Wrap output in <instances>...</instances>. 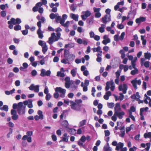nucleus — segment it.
<instances>
[{"label":"nucleus","mask_w":151,"mask_h":151,"mask_svg":"<svg viewBox=\"0 0 151 151\" xmlns=\"http://www.w3.org/2000/svg\"><path fill=\"white\" fill-rule=\"evenodd\" d=\"M64 55L65 59L68 62L73 60L75 58V55L73 54H70L69 51L66 49L64 50Z\"/></svg>","instance_id":"nucleus-1"},{"label":"nucleus","mask_w":151,"mask_h":151,"mask_svg":"<svg viewBox=\"0 0 151 151\" xmlns=\"http://www.w3.org/2000/svg\"><path fill=\"white\" fill-rule=\"evenodd\" d=\"M56 35L57 37L55 36V33L51 34V37L49 38L48 42L50 45L52 44L54 42L57 41L59 39L61 36L60 33L57 32Z\"/></svg>","instance_id":"nucleus-2"},{"label":"nucleus","mask_w":151,"mask_h":151,"mask_svg":"<svg viewBox=\"0 0 151 151\" xmlns=\"http://www.w3.org/2000/svg\"><path fill=\"white\" fill-rule=\"evenodd\" d=\"M111 12L110 9H106L105 11L106 14L102 18V22L105 24H106L107 22H109L111 20L110 14Z\"/></svg>","instance_id":"nucleus-3"},{"label":"nucleus","mask_w":151,"mask_h":151,"mask_svg":"<svg viewBox=\"0 0 151 151\" xmlns=\"http://www.w3.org/2000/svg\"><path fill=\"white\" fill-rule=\"evenodd\" d=\"M26 106H24L22 102H20L19 103V108H18L17 111L19 115H23L25 112Z\"/></svg>","instance_id":"nucleus-4"},{"label":"nucleus","mask_w":151,"mask_h":151,"mask_svg":"<svg viewBox=\"0 0 151 151\" xmlns=\"http://www.w3.org/2000/svg\"><path fill=\"white\" fill-rule=\"evenodd\" d=\"M70 106L72 109L76 111H79L80 110L81 107L80 105L77 104L73 101H70Z\"/></svg>","instance_id":"nucleus-5"},{"label":"nucleus","mask_w":151,"mask_h":151,"mask_svg":"<svg viewBox=\"0 0 151 151\" xmlns=\"http://www.w3.org/2000/svg\"><path fill=\"white\" fill-rule=\"evenodd\" d=\"M56 92H59L61 93L60 94V97L62 98H64L65 96V94L66 91L65 89L62 88L60 87H56L55 89Z\"/></svg>","instance_id":"nucleus-6"},{"label":"nucleus","mask_w":151,"mask_h":151,"mask_svg":"<svg viewBox=\"0 0 151 151\" xmlns=\"http://www.w3.org/2000/svg\"><path fill=\"white\" fill-rule=\"evenodd\" d=\"M29 88L30 90L32 91L34 90L35 92L38 93L39 90V86L38 85L35 86L32 84L30 86Z\"/></svg>","instance_id":"nucleus-7"},{"label":"nucleus","mask_w":151,"mask_h":151,"mask_svg":"<svg viewBox=\"0 0 151 151\" xmlns=\"http://www.w3.org/2000/svg\"><path fill=\"white\" fill-rule=\"evenodd\" d=\"M11 113L12 116V119L14 120H17L18 118V116L17 114V111L14 109H12L11 111Z\"/></svg>","instance_id":"nucleus-8"},{"label":"nucleus","mask_w":151,"mask_h":151,"mask_svg":"<svg viewBox=\"0 0 151 151\" xmlns=\"http://www.w3.org/2000/svg\"><path fill=\"white\" fill-rule=\"evenodd\" d=\"M15 19L14 18H12L10 21H9L8 22V23L9 24V27L10 29H12L13 28V25L14 24V22H15Z\"/></svg>","instance_id":"nucleus-9"},{"label":"nucleus","mask_w":151,"mask_h":151,"mask_svg":"<svg viewBox=\"0 0 151 151\" xmlns=\"http://www.w3.org/2000/svg\"><path fill=\"white\" fill-rule=\"evenodd\" d=\"M60 71H58L57 72V76H60L61 78L65 76V74L64 73H62L61 72H64L65 71L64 68H62L60 69Z\"/></svg>","instance_id":"nucleus-10"},{"label":"nucleus","mask_w":151,"mask_h":151,"mask_svg":"<svg viewBox=\"0 0 151 151\" xmlns=\"http://www.w3.org/2000/svg\"><path fill=\"white\" fill-rule=\"evenodd\" d=\"M115 112L116 116L120 119H122L123 118V116L125 115V113L124 111L119 112H118V111H116Z\"/></svg>","instance_id":"nucleus-11"},{"label":"nucleus","mask_w":151,"mask_h":151,"mask_svg":"<svg viewBox=\"0 0 151 151\" xmlns=\"http://www.w3.org/2000/svg\"><path fill=\"white\" fill-rule=\"evenodd\" d=\"M146 20V18L143 17H141L136 19L135 22L137 23H140L141 22H144Z\"/></svg>","instance_id":"nucleus-12"},{"label":"nucleus","mask_w":151,"mask_h":151,"mask_svg":"<svg viewBox=\"0 0 151 151\" xmlns=\"http://www.w3.org/2000/svg\"><path fill=\"white\" fill-rule=\"evenodd\" d=\"M63 137L62 139L61 140L60 142L62 141L68 142V139L69 136H67V133H65L63 134Z\"/></svg>","instance_id":"nucleus-13"},{"label":"nucleus","mask_w":151,"mask_h":151,"mask_svg":"<svg viewBox=\"0 0 151 151\" xmlns=\"http://www.w3.org/2000/svg\"><path fill=\"white\" fill-rule=\"evenodd\" d=\"M115 112L118 111L119 112L121 110L120 105L119 103H117L116 104L115 107L114 108Z\"/></svg>","instance_id":"nucleus-14"},{"label":"nucleus","mask_w":151,"mask_h":151,"mask_svg":"<svg viewBox=\"0 0 151 151\" xmlns=\"http://www.w3.org/2000/svg\"><path fill=\"white\" fill-rule=\"evenodd\" d=\"M136 79L137 78H136L135 79L132 80L131 82V83L132 85L134 87L135 90H136L137 88V83Z\"/></svg>","instance_id":"nucleus-15"},{"label":"nucleus","mask_w":151,"mask_h":151,"mask_svg":"<svg viewBox=\"0 0 151 151\" xmlns=\"http://www.w3.org/2000/svg\"><path fill=\"white\" fill-rule=\"evenodd\" d=\"M70 17L75 21H77L78 20V15L72 13L70 14Z\"/></svg>","instance_id":"nucleus-16"},{"label":"nucleus","mask_w":151,"mask_h":151,"mask_svg":"<svg viewBox=\"0 0 151 151\" xmlns=\"http://www.w3.org/2000/svg\"><path fill=\"white\" fill-rule=\"evenodd\" d=\"M37 33L38 36L39 38L42 39L43 37V35L42 34V32L41 29L38 30L37 31Z\"/></svg>","instance_id":"nucleus-17"},{"label":"nucleus","mask_w":151,"mask_h":151,"mask_svg":"<svg viewBox=\"0 0 151 151\" xmlns=\"http://www.w3.org/2000/svg\"><path fill=\"white\" fill-rule=\"evenodd\" d=\"M107 145L104 146V151H111V148L109 147V144L107 143Z\"/></svg>","instance_id":"nucleus-18"},{"label":"nucleus","mask_w":151,"mask_h":151,"mask_svg":"<svg viewBox=\"0 0 151 151\" xmlns=\"http://www.w3.org/2000/svg\"><path fill=\"white\" fill-rule=\"evenodd\" d=\"M68 132L71 134L73 135L76 134V130L74 129L69 128L68 129Z\"/></svg>","instance_id":"nucleus-19"},{"label":"nucleus","mask_w":151,"mask_h":151,"mask_svg":"<svg viewBox=\"0 0 151 151\" xmlns=\"http://www.w3.org/2000/svg\"><path fill=\"white\" fill-rule=\"evenodd\" d=\"M48 48L47 46L46 45V43H44V45L42 46V51L44 54H45Z\"/></svg>","instance_id":"nucleus-20"},{"label":"nucleus","mask_w":151,"mask_h":151,"mask_svg":"<svg viewBox=\"0 0 151 151\" xmlns=\"http://www.w3.org/2000/svg\"><path fill=\"white\" fill-rule=\"evenodd\" d=\"M68 125V123L66 120L63 121L62 123V126L65 128H67Z\"/></svg>","instance_id":"nucleus-21"},{"label":"nucleus","mask_w":151,"mask_h":151,"mask_svg":"<svg viewBox=\"0 0 151 151\" xmlns=\"http://www.w3.org/2000/svg\"><path fill=\"white\" fill-rule=\"evenodd\" d=\"M123 88L122 90V92L124 94H125L127 92V86L126 84H123Z\"/></svg>","instance_id":"nucleus-22"},{"label":"nucleus","mask_w":151,"mask_h":151,"mask_svg":"<svg viewBox=\"0 0 151 151\" xmlns=\"http://www.w3.org/2000/svg\"><path fill=\"white\" fill-rule=\"evenodd\" d=\"M144 56L146 59L150 60L151 57V54L150 52L145 53Z\"/></svg>","instance_id":"nucleus-23"},{"label":"nucleus","mask_w":151,"mask_h":151,"mask_svg":"<svg viewBox=\"0 0 151 151\" xmlns=\"http://www.w3.org/2000/svg\"><path fill=\"white\" fill-rule=\"evenodd\" d=\"M134 69V70H132L130 73L132 75H134L138 73V70L137 68Z\"/></svg>","instance_id":"nucleus-24"},{"label":"nucleus","mask_w":151,"mask_h":151,"mask_svg":"<svg viewBox=\"0 0 151 151\" xmlns=\"http://www.w3.org/2000/svg\"><path fill=\"white\" fill-rule=\"evenodd\" d=\"M145 138H151V132H149L148 133H145L144 135Z\"/></svg>","instance_id":"nucleus-25"},{"label":"nucleus","mask_w":151,"mask_h":151,"mask_svg":"<svg viewBox=\"0 0 151 151\" xmlns=\"http://www.w3.org/2000/svg\"><path fill=\"white\" fill-rule=\"evenodd\" d=\"M57 15H58V14H54L53 13H52L50 14V17L51 19H53L56 18V17H57Z\"/></svg>","instance_id":"nucleus-26"},{"label":"nucleus","mask_w":151,"mask_h":151,"mask_svg":"<svg viewBox=\"0 0 151 151\" xmlns=\"http://www.w3.org/2000/svg\"><path fill=\"white\" fill-rule=\"evenodd\" d=\"M76 69H72L70 72V73L72 74V76L73 77L76 76Z\"/></svg>","instance_id":"nucleus-27"},{"label":"nucleus","mask_w":151,"mask_h":151,"mask_svg":"<svg viewBox=\"0 0 151 151\" xmlns=\"http://www.w3.org/2000/svg\"><path fill=\"white\" fill-rule=\"evenodd\" d=\"M106 86L105 87V90L107 91L110 88V86L111 85V82L107 81L106 83Z\"/></svg>","instance_id":"nucleus-28"},{"label":"nucleus","mask_w":151,"mask_h":151,"mask_svg":"<svg viewBox=\"0 0 151 151\" xmlns=\"http://www.w3.org/2000/svg\"><path fill=\"white\" fill-rule=\"evenodd\" d=\"M0 109L6 111H8V107L7 105H4L2 108H0Z\"/></svg>","instance_id":"nucleus-29"},{"label":"nucleus","mask_w":151,"mask_h":151,"mask_svg":"<svg viewBox=\"0 0 151 151\" xmlns=\"http://www.w3.org/2000/svg\"><path fill=\"white\" fill-rule=\"evenodd\" d=\"M74 45V44L73 43H69L68 44H66L65 45V47L66 48L68 47H69L70 48H71L73 47Z\"/></svg>","instance_id":"nucleus-30"},{"label":"nucleus","mask_w":151,"mask_h":151,"mask_svg":"<svg viewBox=\"0 0 151 151\" xmlns=\"http://www.w3.org/2000/svg\"><path fill=\"white\" fill-rule=\"evenodd\" d=\"M14 29L15 31H17L21 30V27L19 24H18L15 26L14 27Z\"/></svg>","instance_id":"nucleus-31"},{"label":"nucleus","mask_w":151,"mask_h":151,"mask_svg":"<svg viewBox=\"0 0 151 151\" xmlns=\"http://www.w3.org/2000/svg\"><path fill=\"white\" fill-rule=\"evenodd\" d=\"M15 22L14 23V24L15 25L16 24H19L21 22V21L20 19L19 18H17L16 19Z\"/></svg>","instance_id":"nucleus-32"},{"label":"nucleus","mask_w":151,"mask_h":151,"mask_svg":"<svg viewBox=\"0 0 151 151\" xmlns=\"http://www.w3.org/2000/svg\"><path fill=\"white\" fill-rule=\"evenodd\" d=\"M110 42V40L109 38H108L106 40H104L102 41V43L104 45H106L107 43Z\"/></svg>","instance_id":"nucleus-33"},{"label":"nucleus","mask_w":151,"mask_h":151,"mask_svg":"<svg viewBox=\"0 0 151 151\" xmlns=\"http://www.w3.org/2000/svg\"><path fill=\"white\" fill-rule=\"evenodd\" d=\"M111 87L110 88L111 90L112 91H113L115 88V86L114 85V83L112 81H111Z\"/></svg>","instance_id":"nucleus-34"},{"label":"nucleus","mask_w":151,"mask_h":151,"mask_svg":"<svg viewBox=\"0 0 151 151\" xmlns=\"http://www.w3.org/2000/svg\"><path fill=\"white\" fill-rule=\"evenodd\" d=\"M101 48V47L100 46H99L97 48L94 47L93 49V52H100L101 51L100 50Z\"/></svg>","instance_id":"nucleus-35"},{"label":"nucleus","mask_w":151,"mask_h":151,"mask_svg":"<svg viewBox=\"0 0 151 151\" xmlns=\"http://www.w3.org/2000/svg\"><path fill=\"white\" fill-rule=\"evenodd\" d=\"M29 103L27 105V106L29 108H32L33 107V105L32 104V101L31 100L29 99L28 100Z\"/></svg>","instance_id":"nucleus-36"},{"label":"nucleus","mask_w":151,"mask_h":151,"mask_svg":"<svg viewBox=\"0 0 151 151\" xmlns=\"http://www.w3.org/2000/svg\"><path fill=\"white\" fill-rule=\"evenodd\" d=\"M87 21L89 24L93 23V17H90L87 19Z\"/></svg>","instance_id":"nucleus-37"},{"label":"nucleus","mask_w":151,"mask_h":151,"mask_svg":"<svg viewBox=\"0 0 151 151\" xmlns=\"http://www.w3.org/2000/svg\"><path fill=\"white\" fill-rule=\"evenodd\" d=\"M114 103H107L108 106L109 108H113L114 106Z\"/></svg>","instance_id":"nucleus-38"},{"label":"nucleus","mask_w":151,"mask_h":151,"mask_svg":"<svg viewBox=\"0 0 151 151\" xmlns=\"http://www.w3.org/2000/svg\"><path fill=\"white\" fill-rule=\"evenodd\" d=\"M42 116H38V115H36L35 116L34 118L36 121L40 119H43L42 118Z\"/></svg>","instance_id":"nucleus-39"},{"label":"nucleus","mask_w":151,"mask_h":151,"mask_svg":"<svg viewBox=\"0 0 151 151\" xmlns=\"http://www.w3.org/2000/svg\"><path fill=\"white\" fill-rule=\"evenodd\" d=\"M70 8L72 11L74 12L76 9V6H74V4H72L70 6Z\"/></svg>","instance_id":"nucleus-40"},{"label":"nucleus","mask_w":151,"mask_h":151,"mask_svg":"<svg viewBox=\"0 0 151 151\" xmlns=\"http://www.w3.org/2000/svg\"><path fill=\"white\" fill-rule=\"evenodd\" d=\"M46 72L45 69H42L41 70V72L40 73V76H45Z\"/></svg>","instance_id":"nucleus-41"},{"label":"nucleus","mask_w":151,"mask_h":151,"mask_svg":"<svg viewBox=\"0 0 151 151\" xmlns=\"http://www.w3.org/2000/svg\"><path fill=\"white\" fill-rule=\"evenodd\" d=\"M86 120L84 119L80 122V125L81 126H83L85 124L86 122Z\"/></svg>","instance_id":"nucleus-42"},{"label":"nucleus","mask_w":151,"mask_h":151,"mask_svg":"<svg viewBox=\"0 0 151 151\" xmlns=\"http://www.w3.org/2000/svg\"><path fill=\"white\" fill-rule=\"evenodd\" d=\"M116 115L115 112H114V115L111 117V119L114 121H116L117 120Z\"/></svg>","instance_id":"nucleus-43"},{"label":"nucleus","mask_w":151,"mask_h":151,"mask_svg":"<svg viewBox=\"0 0 151 151\" xmlns=\"http://www.w3.org/2000/svg\"><path fill=\"white\" fill-rule=\"evenodd\" d=\"M147 147L145 148V150L146 151H148L150 148V143H146Z\"/></svg>","instance_id":"nucleus-44"},{"label":"nucleus","mask_w":151,"mask_h":151,"mask_svg":"<svg viewBox=\"0 0 151 151\" xmlns=\"http://www.w3.org/2000/svg\"><path fill=\"white\" fill-rule=\"evenodd\" d=\"M134 126V125L133 124H131L130 125V127H127L126 128V132L127 133H128L129 132L131 129V127L132 126Z\"/></svg>","instance_id":"nucleus-45"},{"label":"nucleus","mask_w":151,"mask_h":151,"mask_svg":"<svg viewBox=\"0 0 151 151\" xmlns=\"http://www.w3.org/2000/svg\"><path fill=\"white\" fill-rule=\"evenodd\" d=\"M136 111L135 108L134 106H132L130 108V109L129 110V111H131L132 113V112H134Z\"/></svg>","instance_id":"nucleus-46"},{"label":"nucleus","mask_w":151,"mask_h":151,"mask_svg":"<svg viewBox=\"0 0 151 151\" xmlns=\"http://www.w3.org/2000/svg\"><path fill=\"white\" fill-rule=\"evenodd\" d=\"M13 108L14 110L18 109L19 108V103L17 104L16 103L14 104L13 105Z\"/></svg>","instance_id":"nucleus-47"},{"label":"nucleus","mask_w":151,"mask_h":151,"mask_svg":"<svg viewBox=\"0 0 151 151\" xmlns=\"http://www.w3.org/2000/svg\"><path fill=\"white\" fill-rule=\"evenodd\" d=\"M22 34L24 35H25L28 33V31L27 29H25L24 30H23L22 31Z\"/></svg>","instance_id":"nucleus-48"},{"label":"nucleus","mask_w":151,"mask_h":151,"mask_svg":"<svg viewBox=\"0 0 151 151\" xmlns=\"http://www.w3.org/2000/svg\"><path fill=\"white\" fill-rule=\"evenodd\" d=\"M121 70H118L115 73L116 77L117 78H119L120 75Z\"/></svg>","instance_id":"nucleus-49"},{"label":"nucleus","mask_w":151,"mask_h":151,"mask_svg":"<svg viewBox=\"0 0 151 151\" xmlns=\"http://www.w3.org/2000/svg\"><path fill=\"white\" fill-rule=\"evenodd\" d=\"M37 25L39 27V29L38 30H40L41 29V22L40 21H39L37 22Z\"/></svg>","instance_id":"nucleus-50"},{"label":"nucleus","mask_w":151,"mask_h":151,"mask_svg":"<svg viewBox=\"0 0 151 151\" xmlns=\"http://www.w3.org/2000/svg\"><path fill=\"white\" fill-rule=\"evenodd\" d=\"M132 113L131 111H129V117L132 119L134 121L135 120V119L134 116L132 115Z\"/></svg>","instance_id":"nucleus-51"},{"label":"nucleus","mask_w":151,"mask_h":151,"mask_svg":"<svg viewBox=\"0 0 151 151\" xmlns=\"http://www.w3.org/2000/svg\"><path fill=\"white\" fill-rule=\"evenodd\" d=\"M144 66L146 68H148L150 66V62L149 61L145 62L144 63Z\"/></svg>","instance_id":"nucleus-52"},{"label":"nucleus","mask_w":151,"mask_h":151,"mask_svg":"<svg viewBox=\"0 0 151 151\" xmlns=\"http://www.w3.org/2000/svg\"><path fill=\"white\" fill-rule=\"evenodd\" d=\"M56 19L55 20V22H56L57 23H59L58 21H60L61 19V17L60 16H57L55 18Z\"/></svg>","instance_id":"nucleus-53"},{"label":"nucleus","mask_w":151,"mask_h":151,"mask_svg":"<svg viewBox=\"0 0 151 151\" xmlns=\"http://www.w3.org/2000/svg\"><path fill=\"white\" fill-rule=\"evenodd\" d=\"M124 98V96L122 93H120L119 94V99L121 100L122 101L123 100Z\"/></svg>","instance_id":"nucleus-54"},{"label":"nucleus","mask_w":151,"mask_h":151,"mask_svg":"<svg viewBox=\"0 0 151 151\" xmlns=\"http://www.w3.org/2000/svg\"><path fill=\"white\" fill-rule=\"evenodd\" d=\"M51 97V96L49 93L47 94L45 97L47 101H48L50 99Z\"/></svg>","instance_id":"nucleus-55"},{"label":"nucleus","mask_w":151,"mask_h":151,"mask_svg":"<svg viewBox=\"0 0 151 151\" xmlns=\"http://www.w3.org/2000/svg\"><path fill=\"white\" fill-rule=\"evenodd\" d=\"M1 15L3 17H5L6 15V12L5 11H3L1 12Z\"/></svg>","instance_id":"nucleus-56"},{"label":"nucleus","mask_w":151,"mask_h":151,"mask_svg":"<svg viewBox=\"0 0 151 151\" xmlns=\"http://www.w3.org/2000/svg\"><path fill=\"white\" fill-rule=\"evenodd\" d=\"M70 82H65V86L67 88H69L70 86Z\"/></svg>","instance_id":"nucleus-57"},{"label":"nucleus","mask_w":151,"mask_h":151,"mask_svg":"<svg viewBox=\"0 0 151 151\" xmlns=\"http://www.w3.org/2000/svg\"><path fill=\"white\" fill-rule=\"evenodd\" d=\"M125 35V33L124 32H123L122 33L120 38V40H123L124 38Z\"/></svg>","instance_id":"nucleus-58"},{"label":"nucleus","mask_w":151,"mask_h":151,"mask_svg":"<svg viewBox=\"0 0 151 151\" xmlns=\"http://www.w3.org/2000/svg\"><path fill=\"white\" fill-rule=\"evenodd\" d=\"M12 133V128H10L9 132L7 135V137L8 138L10 137V135Z\"/></svg>","instance_id":"nucleus-59"},{"label":"nucleus","mask_w":151,"mask_h":151,"mask_svg":"<svg viewBox=\"0 0 151 151\" xmlns=\"http://www.w3.org/2000/svg\"><path fill=\"white\" fill-rule=\"evenodd\" d=\"M85 15L88 17L91 16V13L90 11L87 10L86 11Z\"/></svg>","instance_id":"nucleus-60"},{"label":"nucleus","mask_w":151,"mask_h":151,"mask_svg":"<svg viewBox=\"0 0 151 151\" xmlns=\"http://www.w3.org/2000/svg\"><path fill=\"white\" fill-rule=\"evenodd\" d=\"M58 92H56L54 93V96L55 98L58 99L59 97V95L58 93Z\"/></svg>","instance_id":"nucleus-61"},{"label":"nucleus","mask_w":151,"mask_h":151,"mask_svg":"<svg viewBox=\"0 0 151 151\" xmlns=\"http://www.w3.org/2000/svg\"><path fill=\"white\" fill-rule=\"evenodd\" d=\"M86 139V138L84 135L81 138L80 140L83 142H84Z\"/></svg>","instance_id":"nucleus-62"},{"label":"nucleus","mask_w":151,"mask_h":151,"mask_svg":"<svg viewBox=\"0 0 151 151\" xmlns=\"http://www.w3.org/2000/svg\"><path fill=\"white\" fill-rule=\"evenodd\" d=\"M117 28L120 29H122L124 28V26L122 24H118L117 26Z\"/></svg>","instance_id":"nucleus-63"},{"label":"nucleus","mask_w":151,"mask_h":151,"mask_svg":"<svg viewBox=\"0 0 151 151\" xmlns=\"http://www.w3.org/2000/svg\"><path fill=\"white\" fill-rule=\"evenodd\" d=\"M37 72L35 70H33L31 72V74L33 76H35L37 75Z\"/></svg>","instance_id":"nucleus-64"}]
</instances>
